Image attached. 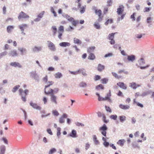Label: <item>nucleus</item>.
Listing matches in <instances>:
<instances>
[{
	"label": "nucleus",
	"instance_id": "obj_23",
	"mask_svg": "<svg viewBox=\"0 0 154 154\" xmlns=\"http://www.w3.org/2000/svg\"><path fill=\"white\" fill-rule=\"evenodd\" d=\"M73 42L75 44H77L78 45H80L82 44V41L79 39L75 38L73 39Z\"/></svg>",
	"mask_w": 154,
	"mask_h": 154
},
{
	"label": "nucleus",
	"instance_id": "obj_52",
	"mask_svg": "<svg viewBox=\"0 0 154 154\" xmlns=\"http://www.w3.org/2000/svg\"><path fill=\"white\" fill-rule=\"evenodd\" d=\"M101 79V77L99 75H96L94 77V80L95 81H97L100 79Z\"/></svg>",
	"mask_w": 154,
	"mask_h": 154
},
{
	"label": "nucleus",
	"instance_id": "obj_6",
	"mask_svg": "<svg viewBox=\"0 0 154 154\" xmlns=\"http://www.w3.org/2000/svg\"><path fill=\"white\" fill-rule=\"evenodd\" d=\"M48 46L49 49L51 51H55L56 48L55 45L51 42L48 41Z\"/></svg>",
	"mask_w": 154,
	"mask_h": 154
},
{
	"label": "nucleus",
	"instance_id": "obj_14",
	"mask_svg": "<svg viewBox=\"0 0 154 154\" xmlns=\"http://www.w3.org/2000/svg\"><path fill=\"white\" fill-rule=\"evenodd\" d=\"M62 16L66 18L69 21H71L73 20V18L70 17L67 14H62Z\"/></svg>",
	"mask_w": 154,
	"mask_h": 154
},
{
	"label": "nucleus",
	"instance_id": "obj_45",
	"mask_svg": "<svg viewBox=\"0 0 154 154\" xmlns=\"http://www.w3.org/2000/svg\"><path fill=\"white\" fill-rule=\"evenodd\" d=\"M56 151V149L54 148H53L50 149L49 152V154H53Z\"/></svg>",
	"mask_w": 154,
	"mask_h": 154
},
{
	"label": "nucleus",
	"instance_id": "obj_44",
	"mask_svg": "<svg viewBox=\"0 0 154 154\" xmlns=\"http://www.w3.org/2000/svg\"><path fill=\"white\" fill-rule=\"evenodd\" d=\"M45 13V12L44 11H42L38 15L37 17L39 18H40V19H41V18L43 17V15Z\"/></svg>",
	"mask_w": 154,
	"mask_h": 154
},
{
	"label": "nucleus",
	"instance_id": "obj_53",
	"mask_svg": "<svg viewBox=\"0 0 154 154\" xmlns=\"http://www.w3.org/2000/svg\"><path fill=\"white\" fill-rule=\"evenodd\" d=\"M105 107L106 111L109 112H112L111 109L109 107L106 106H105Z\"/></svg>",
	"mask_w": 154,
	"mask_h": 154
},
{
	"label": "nucleus",
	"instance_id": "obj_48",
	"mask_svg": "<svg viewBox=\"0 0 154 154\" xmlns=\"http://www.w3.org/2000/svg\"><path fill=\"white\" fill-rule=\"evenodd\" d=\"M113 22V20L111 19H108L105 23V24L106 25H107L109 23H111Z\"/></svg>",
	"mask_w": 154,
	"mask_h": 154
},
{
	"label": "nucleus",
	"instance_id": "obj_46",
	"mask_svg": "<svg viewBox=\"0 0 154 154\" xmlns=\"http://www.w3.org/2000/svg\"><path fill=\"white\" fill-rule=\"evenodd\" d=\"M61 131V128L60 127L57 128V135L58 137H59V136L61 134L60 133Z\"/></svg>",
	"mask_w": 154,
	"mask_h": 154
},
{
	"label": "nucleus",
	"instance_id": "obj_21",
	"mask_svg": "<svg viewBox=\"0 0 154 154\" xmlns=\"http://www.w3.org/2000/svg\"><path fill=\"white\" fill-rule=\"evenodd\" d=\"M14 26H8L7 28V32L9 33H11L14 29Z\"/></svg>",
	"mask_w": 154,
	"mask_h": 154
},
{
	"label": "nucleus",
	"instance_id": "obj_50",
	"mask_svg": "<svg viewBox=\"0 0 154 154\" xmlns=\"http://www.w3.org/2000/svg\"><path fill=\"white\" fill-rule=\"evenodd\" d=\"M102 117H103V122L105 123H107L109 121L108 120H106V117L105 115L104 114H103L102 115Z\"/></svg>",
	"mask_w": 154,
	"mask_h": 154
},
{
	"label": "nucleus",
	"instance_id": "obj_37",
	"mask_svg": "<svg viewBox=\"0 0 154 154\" xmlns=\"http://www.w3.org/2000/svg\"><path fill=\"white\" fill-rule=\"evenodd\" d=\"M52 113L54 116H58L59 115V113L56 109L52 111Z\"/></svg>",
	"mask_w": 154,
	"mask_h": 154
},
{
	"label": "nucleus",
	"instance_id": "obj_47",
	"mask_svg": "<svg viewBox=\"0 0 154 154\" xmlns=\"http://www.w3.org/2000/svg\"><path fill=\"white\" fill-rule=\"evenodd\" d=\"M96 88L98 90L100 89H103L104 88V87L102 84H100L96 86Z\"/></svg>",
	"mask_w": 154,
	"mask_h": 154
},
{
	"label": "nucleus",
	"instance_id": "obj_3",
	"mask_svg": "<svg viewBox=\"0 0 154 154\" xmlns=\"http://www.w3.org/2000/svg\"><path fill=\"white\" fill-rule=\"evenodd\" d=\"M19 94L22 97V100L23 101L25 102L26 101V97L28 92V90L26 89L25 90L24 92L22 89H20L19 90Z\"/></svg>",
	"mask_w": 154,
	"mask_h": 154
},
{
	"label": "nucleus",
	"instance_id": "obj_28",
	"mask_svg": "<svg viewBox=\"0 0 154 154\" xmlns=\"http://www.w3.org/2000/svg\"><path fill=\"white\" fill-rule=\"evenodd\" d=\"M95 58V56L94 54L91 53L88 57V59L90 60H93Z\"/></svg>",
	"mask_w": 154,
	"mask_h": 154
},
{
	"label": "nucleus",
	"instance_id": "obj_24",
	"mask_svg": "<svg viewBox=\"0 0 154 154\" xmlns=\"http://www.w3.org/2000/svg\"><path fill=\"white\" fill-rule=\"evenodd\" d=\"M135 56L134 55H131V56H128L127 59L129 61H133L135 59Z\"/></svg>",
	"mask_w": 154,
	"mask_h": 154
},
{
	"label": "nucleus",
	"instance_id": "obj_18",
	"mask_svg": "<svg viewBox=\"0 0 154 154\" xmlns=\"http://www.w3.org/2000/svg\"><path fill=\"white\" fill-rule=\"evenodd\" d=\"M59 45L60 46L66 47V46H69L70 45V43L67 42H62L60 43Z\"/></svg>",
	"mask_w": 154,
	"mask_h": 154
},
{
	"label": "nucleus",
	"instance_id": "obj_20",
	"mask_svg": "<svg viewBox=\"0 0 154 154\" xmlns=\"http://www.w3.org/2000/svg\"><path fill=\"white\" fill-rule=\"evenodd\" d=\"M112 75L116 79H119L122 78V76L121 75H119L117 73L115 72H112Z\"/></svg>",
	"mask_w": 154,
	"mask_h": 154
},
{
	"label": "nucleus",
	"instance_id": "obj_61",
	"mask_svg": "<svg viewBox=\"0 0 154 154\" xmlns=\"http://www.w3.org/2000/svg\"><path fill=\"white\" fill-rule=\"evenodd\" d=\"M108 4V5L109 6H110L111 5L112 3V0H109L107 2Z\"/></svg>",
	"mask_w": 154,
	"mask_h": 154
},
{
	"label": "nucleus",
	"instance_id": "obj_19",
	"mask_svg": "<svg viewBox=\"0 0 154 154\" xmlns=\"http://www.w3.org/2000/svg\"><path fill=\"white\" fill-rule=\"evenodd\" d=\"M125 140L124 139L119 140L117 142V144L121 146H122L125 142Z\"/></svg>",
	"mask_w": 154,
	"mask_h": 154
},
{
	"label": "nucleus",
	"instance_id": "obj_55",
	"mask_svg": "<svg viewBox=\"0 0 154 154\" xmlns=\"http://www.w3.org/2000/svg\"><path fill=\"white\" fill-rule=\"evenodd\" d=\"M82 71H81V73L82 74L84 75L85 76L87 75V74L86 73L84 69H81Z\"/></svg>",
	"mask_w": 154,
	"mask_h": 154
},
{
	"label": "nucleus",
	"instance_id": "obj_60",
	"mask_svg": "<svg viewBox=\"0 0 154 154\" xmlns=\"http://www.w3.org/2000/svg\"><path fill=\"white\" fill-rule=\"evenodd\" d=\"M76 125L78 126H84V124H83L79 122H77L76 123Z\"/></svg>",
	"mask_w": 154,
	"mask_h": 154
},
{
	"label": "nucleus",
	"instance_id": "obj_33",
	"mask_svg": "<svg viewBox=\"0 0 154 154\" xmlns=\"http://www.w3.org/2000/svg\"><path fill=\"white\" fill-rule=\"evenodd\" d=\"M93 140L96 144H99V141L97 140V138L96 135H94L93 136Z\"/></svg>",
	"mask_w": 154,
	"mask_h": 154
},
{
	"label": "nucleus",
	"instance_id": "obj_12",
	"mask_svg": "<svg viewBox=\"0 0 154 154\" xmlns=\"http://www.w3.org/2000/svg\"><path fill=\"white\" fill-rule=\"evenodd\" d=\"M68 136H70L73 138L76 137H77L76 131L75 130H72L71 133L68 134Z\"/></svg>",
	"mask_w": 154,
	"mask_h": 154
},
{
	"label": "nucleus",
	"instance_id": "obj_56",
	"mask_svg": "<svg viewBox=\"0 0 154 154\" xmlns=\"http://www.w3.org/2000/svg\"><path fill=\"white\" fill-rule=\"evenodd\" d=\"M18 49L21 52V54L22 55H23V52L25 51H26V50L25 49H23V48H18Z\"/></svg>",
	"mask_w": 154,
	"mask_h": 154
},
{
	"label": "nucleus",
	"instance_id": "obj_10",
	"mask_svg": "<svg viewBox=\"0 0 154 154\" xmlns=\"http://www.w3.org/2000/svg\"><path fill=\"white\" fill-rule=\"evenodd\" d=\"M30 104L33 108L35 109H36L40 110L41 109V107L38 106L37 104L34 103L32 102H31Z\"/></svg>",
	"mask_w": 154,
	"mask_h": 154
},
{
	"label": "nucleus",
	"instance_id": "obj_31",
	"mask_svg": "<svg viewBox=\"0 0 154 154\" xmlns=\"http://www.w3.org/2000/svg\"><path fill=\"white\" fill-rule=\"evenodd\" d=\"M115 33H112L109 34L108 35V39L110 40L114 39V35Z\"/></svg>",
	"mask_w": 154,
	"mask_h": 154
},
{
	"label": "nucleus",
	"instance_id": "obj_42",
	"mask_svg": "<svg viewBox=\"0 0 154 154\" xmlns=\"http://www.w3.org/2000/svg\"><path fill=\"white\" fill-rule=\"evenodd\" d=\"M108 81V79L107 78H104L101 80V83L103 84H106Z\"/></svg>",
	"mask_w": 154,
	"mask_h": 154
},
{
	"label": "nucleus",
	"instance_id": "obj_36",
	"mask_svg": "<svg viewBox=\"0 0 154 154\" xmlns=\"http://www.w3.org/2000/svg\"><path fill=\"white\" fill-rule=\"evenodd\" d=\"M94 27L97 29H99L100 28V26L99 23H98L97 22H95L94 23Z\"/></svg>",
	"mask_w": 154,
	"mask_h": 154
},
{
	"label": "nucleus",
	"instance_id": "obj_34",
	"mask_svg": "<svg viewBox=\"0 0 154 154\" xmlns=\"http://www.w3.org/2000/svg\"><path fill=\"white\" fill-rule=\"evenodd\" d=\"M138 61L140 66H142L145 63V60L143 58H141Z\"/></svg>",
	"mask_w": 154,
	"mask_h": 154
},
{
	"label": "nucleus",
	"instance_id": "obj_64",
	"mask_svg": "<svg viewBox=\"0 0 154 154\" xmlns=\"http://www.w3.org/2000/svg\"><path fill=\"white\" fill-rule=\"evenodd\" d=\"M48 133L49 134H50L51 135H52L53 134L52 132L51 131V130L50 129H48L47 130Z\"/></svg>",
	"mask_w": 154,
	"mask_h": 154
},
{
	"label": "nucleus",
	"instance_id": "obj_57",
	"mask_svg": "<svg viewBox=\"0 0 154 154\" xmlns=\"http://www.w3.org/2000/svg\"><path fill=\"white\" fill-rule=\"evenodd\" d=\"M7 54V52L5 51L0 54V58H1L3 56Z\"/></svg>",
	"mask_w": 154,
	"mask_h": 154
},
{
	"label": "nucleus",
	"instance_id": "obj_40",
	"mask_svg": "<svg viewBox=\"0 0 154 154\" xmlns=\"http://www.w3.org/2000/svg\"><path fill=\"white\" fill-rule=\"evenodd\" d=\"M64 31V27L63 26H60L58 29V32H63Z\"/></svg>",
	"mask_w": 154,
	"mask_h": 154
},
{
	"label": "nucleus",
	"instance_id": "obj_41",
	"mask_svg": "<svg viewBox=\"0 0 154 154\" xmlns=\"http://www.w3.org/2000/svg\"><path fill=\"white\" fill-rule=\"evenodd\" d=\"M118 74H120L122 73L126 74L128 73V72L127 71H126L124 69L120 70L118 71Z\"/></svg>",
	"mask_w": 154,
	"mask_h": 154
},
{
	"label": "nucleus",
	"instance_id": "obj_15",
	"mask_svg": "<svg viewBox=\"0 0 154 154\" xmlns=\"http://www.w3.org/2000/svg\"><path fill=\"white\" fill-rule=\"evenodd\" d=\"M119 107L121 109L124 110L129 109L130 108V106L128 105H124L122 104H120L119 105Z\"/></svg>",
	"mask_w": 154,
	"mask_h": 154
},
{
	"label": "nucleus",
	"instance_id": "obj_17",
	"mask_svg": "<svg viewBox=\"0 0 154 154\" xmlns=\"http://www.w3.org/2000/svg\"><path fill=\"white\" fill-rule=\"evenodd\" d=\"M105 69V66L99 64L98 65L97 67V69L99 72H102Z\"/></svg>",
	"mask_w": 154,
	"mask_h": 154
},
{
	"label": "nucleus",
	"instance_id": "obj_13",
	"mask_svg": "<svg viewBox=\"0 0 154 154\" xmlns=\"http://www.w3.org/2000/svg\"><path fill=\"white\" fill-rule=\"evenodd\" d=\"M10 65L15 67H17L19 68H21L22 67L21 65L19 63L16 62H11L10 63Z\"/></svg>",
	"mask_w": 154,
	"mask_h": 154
},
{
	"label": "nucleus",
	"instance_id": "obj_16",
	"mask_svg": "<svg viewBox=\"0 0 154 154\" xmlns=\"http://www.w3.org/2000/svg\"><path fill=\"white\" fill-rule=\"evenodd\" d=\"M140 86L139 85L137 84L135 82H132L130 84V87L134 89H136L137 88Z\"/></svg>",
	"mask_w": 154,
	"mask_h": 154
},
{
	"label": "nucleus",
	"instance_id": "obj_8",
	"mask_svg": "<svg viewBox=\"0 0 154 154\" xmlns=\"http://www.w3.org/2000/svg\"><path fill=\"white\" fill-rule=\"evenodd\" d=\"M124 11V7L121 5L119 6V8L117 9V12L118 15H120L122 14V12Z\"/></svg>",
	"mask_w": 154,
	"mask_h": 154
},
{
	"label": "nucleus",
	"instance_id": "obj_22",
	"mask_svg": "<svg viewBox=\"0 0 154 154\" xmlns=\"http://www.w3.org/2000/svg\"><path fill=\"white\" fill-rule=\"evenodd\" d=\"M12 57L17 56L18 55L17 51L15 50L11 51L9 54Z\"/></svg>",
	"mask_w": 154,
	"mask_h": 154
},
{
	"label": "nucleus",
	"instance_id": "obj_38",
	"mask_svg": "<svg viewBox=\"0 0 154 154\" xmlns=\"http://www.w3.org/2000/svg\"><path fill=\"white\" fill-rule=\"evenodd\" d=\"M72 22V23L73 26H76V25L78 24L79 23V21L78 20H75L73 18V20L72 21H70Z\"/></svg>",
	"mask_w": 154,
	"mask_h": 154
},
{
	"label": "nucleus",
	"instance_id": "obj_4",
	"mask_svg": "<svg viewBox=\"0 0 154 154\" xmlns=\"http://www.w3.org/2000/svg\"><path fill=\"white\" fill-rule=\"evenodd\" d=\"M29 18V16L23 11H21L18 17V18L19 20L22 19H26Z\"/></svg>",
	"mask_w": 154,
	"mask_h": 154
},
{
	"label": "nucleus",
	"instance_id": "obj_29",
	"mask_svg": "<svg viewBox=\"0 0 154 154\" xmlns=\"http://www.w3.org/2000/svg\"><path fill=\"white\" fill-rule=\"evenodd\" d=\"M54 76L56 78L59 79L62 77V75L61 73L58 72L55 74Z\"/></svg>",
	"mask_w": 154,
	"mask_h": 154
},
{
	"label": "nucleus",
	"instance_id": "obj_43",
	"mask_svg": "<svg viewBox=\"0 0 154 154\" xmlns=\"http://www.w3.org/2000/svg\"><path fill=\"white\" fill-rule=\"evenodd\" d=\"M119 119L120 122H123L125 120L126 117L124 116H120Z\"/></svg>",
	"mask_w": 154,
	"mask_h": 154
},
{
	"label": "nucleus",
	"instance_id": "obj_2",
	"mask_svg": "<svg viewBox=\"0 0 154 154\" xmlns=\"http://www.w3.org/2000/svg\"><path fill=\"white\" fill-rule=\"evenodd\" d=\"M92 10L94 11L98 17L97 19L98 21L99 22L101 21L103 17L102 14L101 10L100 9H97V7L95 6L92 7Z\"/></svg>",
	"mask_w": 154,
	"mask_h": 154
},
{
	"label": "nucleus",
	"instance_id": "obj_35",
	"mask_svg": "<svg viewBox=\"0 0 154 154\" xmlns=\"http://www.w3.org/2000/svg\"><path fill=\"white\" fill-rule=\"evenodd\" d=\"M87 86V84L84 82H81L79 84V86L81 87H85Z\"/></svg>",
	"mask_w": 154,
	"mask_h": 154
},
{
	"label": "nucleus",
	"instance_id": "obj_63",
	"mask_svg": "<svg viewBox=\"0 0 154 154\" xmlns=\"http://www.w3.org/2000/svg\"><path fill=\"white\" fill-rule=\"evenodd\" d=\"M135 14L134 13L131 16V18L132 19V21H134L135 20Z\"/></svg>",
	"mask_w": 154,
	"mask_h": 154
},
{
	"label": "nucleus",
	"instance_id": "obj_49",
	"mask_svg": "<svg viewBox=\"0 0 154 154\" xmlns=\"http://www.w3.org/2000/svg\"><path fill=\"white\" fill-rule=\"evenodd\" d=\"M63 32H58V38L60 39H62V36L63 35Z\"/></svg>",
	"mask_w": 154,
	"mask_h": 154
},
{
	"label": "nucleus",
	"instance_id": "obj_30",
	"mask_svg": "<svg viewBox=\"0 0 154 154\" xmlns=\"http://www.w3.org/2000/svg\"><path fill=\"white\" fill-rule=\"evenodd\" d=\"M86 8V6L84 5L79 8L80 12L81 14L85 12Z\"/></svg>",
	"mask_w": 154,
	"mask_h": 154
},
{
	"label": "nucleus",
	"instance_id": "obj_7",
	"mask_svg": "<svg viewBox=\"0 0 154 154\" xmlns=\"http://www.w3.org/2000/svg\"><path fill=\"white\" fill-rule=\"evenodd\" d=\"M50 96V100L51 102L54 104L56 105L58 103L57 97L53 94L51 95Z\"/></svg>",
	"mask_w": 154,
	"mask_h": 154
},
{
	"label": "nucleus",
	"instance_id": "obj_27",
	"mask_svg": "<svg viewBox=\"0 0 154 154\" xmlns=\"http://www.w3.org/2000/svg\"><path fill=\"white\" fill-rule=\"evenodd\" d=\"M95 47L94 46L89 47L87 49V52L88 53H91V52H93L94 50L95 49Z\"/></svg>",
	"mask_w": 154,
	"mask_h": 154
},
{
	"label": "nucleus",
	"instance_id": "obj_58",
	"mask_svg": "<svg viewBox=\"0 0 154 154\" xmlns=\"http://www.w3.org/2000/svg\"><path fill=\"white\" fill-rule=\"evenodd\" d=\"M150 8L146 7L144 8L143 11L144 12H149L150 10Z\"/></svg>",
	"mask_w": 154,
	"mask_h": 154
},
{
	"label": "nucleus",
	"instance_id": "obj_9",
	"mask_svg": "<svg viewBox=\"0 0 154 154\" xmlns=\"http://www.w3.org/2000/svg\"><path fill=\"white\" fill-rule=\"evenodd\" d=\"M27 26L28 25L26 24H23L19 25L18 27L21 30L22 33L25 34V33H24V30L27 28Z\"/></svg>",
	"mask_w": 154,
	"mask_h": 154
},
{
	"label": "nucleus",
	"instance_id": "obj_25",
	"mask_svg": "<svg viewBox=\"0 0 154 154\" xmlns=\"http://www.w3.org/2000/svg\"><path fill=\"white\" fill-rule=\"evenodd\" d=\"M52 31L53 33V35L55 36L57 32V28L56 26H53L51 27Z\"/></svg>",
	"mask_w": 154,
	"mask_h": 154
},
{
	"label": "nucleus",
	"instance_id": "obj_54",
	"mask_svg": "<svg viewBox=\"0 0 154 154\" xmlns=\"http://www.w3.org/2000/svg\"><path fill=\"white\" fill-rule=\"evenodd\" d=\"M42 80L45 83H46L48 80V77L47 75H46L44 77Z\"/></svg>",
	"mask_w": 154,
	"mask_h": 154
},
{
	"label": "nucleus",
	"instance_id": "obj_62",
	"mask_svg": "<svg viewBox=\"0 0 154 154\" xmlns=\"http://www.w3.org/2000/svg\"><path fill=\"white\" fill-rule=\"evenodd\" d=\"M112 55V53H108V54H106L105 55L104 57H109L111 56Z\"/></svg>",
	"mask_w": 154,
	"mask_h": 154
},
{
	"label": "nucleus",
	"instance_id": "obj_39",
	"mask_svg": "<svg viewBox=\"0 0 154 154\" xmlns=\"http://www.w3.org/2000/svg\"><path fill=\"white\" fill-rule=\"evenodd\" d=\"M20 86L19 85H17L15 86V87H14L12 91L13 92H15L18 89L20 88Z\"/></svg>",
	"mask_w": 154,
	"mask_h": 154
},
{
	"label": "nucleus",
	"instance_id": "obj_5",
	"mask_svg": "<svg viewBox=\"0 0 154 154\" xmlns=\"http://www.w3.org/2000/svg\"><path fill=\"white\" fill-rule=\"evenodd\" d=\"M107 127L105 124H104L103 126L100 127L99 130L101 131V134L104 136H106V131L107 130Z\"/></svg>",
	"mask_w": 154,
	"mask_h": 154
},
{
	"label": "nucleus",
	"instance_id": "obj_32",
	"mask_svg": "<svg viewBox=\"0 0 154 154\" xmlns=\"http://www.w3.org/2000/svg\"><path fill=\"white\" fill-rule=\"evenodd\" d=\"M0 152L5 153L6 150L5 146L3 145L1 146H0Z\"/></svg>",
	"mask_w": 154,
	"mask_h": 154
},
{
	"label": "nucleus",
	"instance_id": "obj_26",
	"mask_svg": "<svg viewBox=\"0 0 154 154\" xmlns=\"http://www.w3.org/2000/svg\"><path fill=\"white\" fill-rule=\"evenodd\" d=\"M42 50L41 47L35 46L32 49L33 51L34 52H37L41 51Z\"/></svg>",
	"mask_w": 154,
	"mask_h": 154
},
{
	"label": "nucleus",
	"instance_id": "obj_1",
	"mask_svg": "<svg viewBox=\"0 0 154 154\" xmlns=\"http://www.w3.org/2000/svg\"><path fill=\"white\" fill-rule=\"evenodd\" d=\"M54 83V82L52 81H49L47 83V85H45L44 89V92L46 95H49L53 94V89L50 88L51 85H52Z\"/></svg>",
	"mask_w": 154,
	"mask_h": 154
},
{
	"label": "nucleus",
	"instance_id": "obj_51",
	"mask_svg": "<svg viewBox=\"0 0 154 154\" xmlns=\"http://www.w3.org/2000/svg\"><path fill=\"white\" fill-rule=\"evenodd\" d=\"M117 116L116 115H111L110 116V118L114 120H116L117 118Z\"/></svg>",
	"mask_w": 154,
	"mask_h": 154
},
{
	"label": "nucleus",
	"instance_id": "obj_59",
	"mask_svg": "<svg viewBox=\"0 0 154 154\" xmlns=\"http://www.w3.org/2000/svg\"><path fill=\"white\" fill-rule=\"evenodd\" d=\"M59 122L60 123H62L64 122V118L63 117H60L59 119Z\"/></svg>",
	"mask_w": 154,
	"mask_h": 154
},
{
	"label": "nucleus",
	"instance_id": "obj_11",
	"mask_svg": "<svg viewBox=\"0 0 154 154\" xmlns=\"http://www.w3.org/2000/svg\"><path fill=\"white\" fill-rule=\"evenodd\" d=\"M117 85L123 89L125 90L127 89L126 85L123 82H119L117 83Z\"/></svg>",
	"mask_w": 154,
	"mask_h": 154
}]
</instances>
